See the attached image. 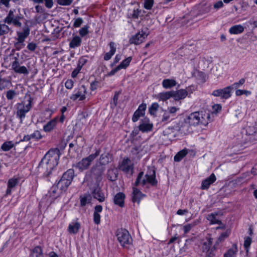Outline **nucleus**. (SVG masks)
I'll use <instances>...</instances> for the list:
<instances>
[{"label":"nucleus","instance_id":"obj_62","mask_svg":"<svg viewBox=\"0 0 257 257\" xmlns=\"http://www.w3.org/2000/svg\"><path fill=\"white\" fill-rule=\"evenodd\" d=\"M100 217L99 213H93V221L95 224L98 225L100 223Z\"/></svg>","mask_w":257,"mask_h":257},{"label":"nucleus","instance_id":"obj_60","mask_svg":"<svg viewBox=\"0 0 257 257\" xmlns=\"http://www.w3.org/2000/svg\"><path fill=\"white\" fill-rule=\"evenodd\" d=\"M108 46L110 48V51L109 52L114 55L116 50V44L114 42L111 41L108 44Z\"/></svg>","mask_w":257,"mask_h":257},{"label":"nucleus","instance_id":"obj_63","mask_svg":"<svg viewBox=\"0 0 257 257\" xmlns=\"http://www.w3.org/2000/svg\"><path fill=\"white\" fill-rule=\"evenodd\" d=\"M73 0H57V3L61 6H69L73 2Z\"/></svg>","mask_w":257,"mask_h":257},{"label":"nucleus","instance_id":"obj_20","mask_svg":"<svg viewBox=\"0 0 257 257\" xmlns=\"http://www.w3.org/2000/svg\"><path fill=\"white\" fill-rule=\"evenodd\" d=\"M142 151L141 145L134 144L130 152V157L133 161L140 160L142 157L140 153Z\"/></svg>","mask_w":257,"mask_h":257},{"label":"nucleus","instance_id":"obj_56","mask_svg":"<svg viewBox=\"0 0 257 257\" xmlns=\"http://www.w3.org/2000/svg\"><path fill=\"white\" fill-rule=\"evenodd\" d=\"M141 13V10L138 9H134L132 13L130 14V17L133 19H137Z\"/></svg>","mask_w":257,"mask_h":257},{"label":"nucleus","instance_id":"obj_13","mask_svg":"<svg viewBox=\"0 0 257 257\" xmlns=\"http://www.w3.org/2000/svg\"><path fill=\"white\" fill-rule=\"evenodd\" d=\"M232 86H229L223 89H218L214 90L211 95L215 97H220L221 99H227L231 97V90Z\"/></svg>","mask_w":257,"mask_h":257},{"label":"nucleus","instance_id":"obj_59","mask_svg":"<svg viewBox=\"0 0 257 257\" xmlns=\"http://www.w3.org/2000/svg\"><path fill=\"white\" fill-rule=\"evenodd\" d=\"M24 42V41L21 42L20 39H18V42L15 44V47L17 50L19 51L25 47V44Z\"/></svg>","mask_w":257,"mask_h":257},{"label":"nucleus","instance_id":"obj_64","mask_svg":"<svg viewBox=\"0 0 257 257\" xmlns=\"http://www.w3.org/2000/svg\"><path fill=\"white\" fill-rule=\"evenodd\" d=\"M178 108L174 106H172L168 108V110H166L172 116L174 117L175 115V113Z\"/></svg>","mask_w":257,"mask_h":257},{"label":"nucleus","instance_id":"obj_32","mask_svg":"<svg viewBox=\"0 0 257 257\" xmlns=\"http://www.w3.org/2000/svg\"><path fill=\"white\" fill-rule=\"evenodd\" d=\"M244 28L241 25H236L230 27L229 32L231 34H239L243 32Z\"/></svg>","mask_w":257,"mask_h":257},{"label":"nucleus","instance_id":"obj_18","mask_svg":"<svg viewBox=\"0 0 257 257\" xmlns=\"http://www.w3.org/2000/svg\"><path fill=\"white\" fill-rule=\"evenodd\" d=\"M147 104L146 103H142L141 104L138 109L135 111L132 116V121L134 122H137L140 117L144 116Z\"/></svg>","mask_w":257,"mask_h":257},{"label":"nucleus","instance_id":"obj_21","mask_svg":"<svg viewBox=\"0 0 257 257\" xmlns=\"http://www.w3.org/2000/svg\"><path fill=\"white\" fill-rule=\"evenodd\" d=\"M141 121L142 123L138 127L140 131L143 133H146L152 131L153 124L152 123H149L150 119L148 117H145L144 119H141Z\"/></svg>","mask_w":257,"mask_h":257},{"label":"nucleus","instance_id":"obj_46","mask_svg":"<svg viewBox=\"0 0 257 257\" xmlns=\"http://www.w3.org/2000/svg\"><path fill=\"white\" fill-rule=\"evenodd\" d=\"M14 147L12 141H7L3 143L1 146V149L4 151H9Z\"/></svg>","mask_w":257,"mask_h":257},{"label":"nucleus","instance_id":"obj_41","mask_svg":"<svg viewBox=\"0 0 257 257\" xmlns=\"http://www.w3.org/2000/svg\"><path fill=\"white\" fill-rule=\"evenodd\" d=\"M11 31V28L5 23L2 24L0 23V36L8 34Z\"/></svg>","mask_w":257,"mask_h":257},{"label":"nucleus","instance_id":"obj_49","mask_svg":"<svg viewBox=\"0 0 257 257\" xmlns=\"http://www.w3.org/2000/svg\"><path fill=\"white\" fill-rule=\"evenodd\" d=\"M18 93L14 90L10 89L6 92V98L8 100H12L17 96Z\"/></svg>","mask_w":257,"mask_h":257},{"label":"nucleus","instance_id":"obj_42","mask_svg":"<svg viewBox=\"0 0 257 257\" xmlns=\"http://www.w3.org/2000/svg\"><path fill=\"white\" fill-rule=\"evenodd\" d=\"M207 219L210 222L211 224H222L221 221L217 219L216 215L213 213L208 215Z\"/></svg>","mask_w":257,"mask_h":257},{"label":"nucleus","instance_id":"obj_48","mask_svg":"<svg viewBox=\"0 0 257 257\" xmlns=\"http://www.w3.org/2000/svg\"><path fill=\"white\" fill-rule=\"evenodd\" d=\"M252 242V239L250 237L245 236L244 237L243 246L246 253H248L250 244Z\"/></svg>","mask_w":257,"mask_h":257},{"label":"nucleus","instance_id":"obj_40","mask_svg":"<svg viewBox=\"0 0 257 257\" xmlns=\"http://www.w3.org/2000/svg\"><path fill=\"white\" fill-rule=\"evenodd\" d=\"M30 139L35 141H39L43 138L41 132L39 130H35L32 134L30 135Z\"/></svg>","mask_w":257,"mask_h":257},{"label":"nucleus","instance_id":"obj_54","mask_svg":"<svg viewBox=\"0 0 257 257\" xmlns=\"http://www.w3.org/2000/svg\"><path fill=\"white\" fill-rule=\"evenodd\" d=\"M154 3V0H145L144 2V8L148 10L152 9Z\"/></svg>","mask_w":257,"mask_h":257},{"label":"nucleus","instance_id":"obj_10","mask_svg":"<svg viewBox=\"0 0 257 257\" xmlns=\"http://www.w3.org/2000/svg\"><path fill=\"white\" fill-rule=\"evenodd\" d=\"M32 101L30 97L29 99V103L26 105L23 103H18L17 107L16 116L20 120V122L23 123V119L26 117V114L31 109L32 107Z\"/></svg>","mask_w":257,"mask_h":257},{"label":"nucleus","instance_id":"obj_5","mask_svg":"<svg viewBox=\"0 0 257 257\" xmlns=\"http://www.w3.org/2000/svg\"><path fill=\"white\" fill-rule=\"evenodd\" d=\"M105 169L106 168L103 163L97 162L91 168L89 171L87 172L86 176L89 175L96 181H99L102 179Z\"/></svg>","mask_w":257,"mask_h":257},{"label":"nucleus","instance_id":"obj_16","mask_svg":"<svg viewBox=\"0 0 257 257\" xmlns=\"http://www.w3.org/2000/svg\"><path fill=\"white\" fill-rule=\"evenodd\" d=\"M148 35V34L143 31H142L141 32H139L130 38L129 43L131 44L139 45L144 41Z\"/></svg>","mask_w":257,"mask_h":257},{"label":"nucleus","instance_id":"obj_57","mask_svg":"<svg viewBox=\"0 0 257 257\" xmlns=\"http://www.w3.org/2000/svg\"><path fill=\"white\" fill-rule=\"evenodd\" d=\"M83 20L82 19V18L79 17V18H77L76 19H74V23H73V27L74 28H79L80 27L81 25L83 24Z\"/></svg>","mask_w":257,"mask_h":257},{"label":"nucleus","instance_id":"obj_8","mask_svg":"<svg viewBox=\"0 0 257 257\" xmlns=\"http://www.w3.org/2000/svg\"><path fill=\"white\" fill-rule=\"evenodd\" d=\"M194 124H202L206 126L208 123L213 120L210 114L204 110L194 112Z\"/></svg>","mask_w":257,"mask_h":257},{"label":"nucleus","instance_id":"obj_51","mask_svg":"<svg viewBox=\"0 0 257 257\" xmlns=\"http://www.w3.org/2000/svg\"><path fill=\"white\" fill-rule=\"evenodd\" d=\"M178 126H171L165 128L163 132V134L164 136H168L172 133H174L177 130Z\"/></svg>","mask_w":257,"mask_h":257},{"label":"nucleus","instance_id":"obj_3","mask_svg":"<svg viewBox=\"0 0 257 257\" xmlns=\"http://www.w3.org/2000/svg\"><path fill=\"white\" fill-rule=\"evenodd\" d=\"M188 92L185 89H180L177 91H169L159 93L157 98L159 100L166 101L170 98H173L174 100L178 101L184 99L187 95Z\"/></svg>","mask_w":257,"mask_h":257},{"label":"nucleus","instance_id":"obj_35","mask_svg":"<svg viewBox=\"0 0 257 257\" xmlns=\"http://www.w3.org/2000/svg\"><path fill=\"white\" fill-rule=\"evenodd\" d=\"M20 180L21 178L20 177L15 176L14 177L8 180L7 186H9V188H13L18 185Z\"/></svg>","mask_w":257,"mask_h":257},{"label":"nucleus","instance_id":"obj_9","mask_svg":"<svg viewBox=\"0 0 257 257\" xmlns=\"http://www.w3.org/2000/svg\"><path fill=\"white\" fill-rule=\"evenodd\" d=\"M212 238H207L205 240L200 242L199 247L203 252L206 253V257H213L215 254L213 253L216 250L215 245L211 247L212 244Z\"/></svg>","mask_w":257,"mask_h":257},{"label":"nucleus","instance_id":"obj_22","mask_svg":"<svg viewBox=\"0 0 257 257\" xmlns=\"http://www.w3.org/2000/svg\"><path fill=\"white\" fill-rule=\"evenodd\" d=\"M125 199V195L123 192H118L113 197V200L115 205L120 208L124 207V200Z\"/></svg>","mask_w":257,"mask_h":257},{"label":"nucleus","instance_id":"obj_7","mask_svg":"<svg viewBox=\"0 0 257 257\" xmlns=\"http://www.w3.org/2000/svg\"><path fill=\"white\" fill-rule=\"evenodd\" d=\"M116 236L117 240L120 245L123 247H127V246L132 243L133 239L129 232L125 229L119 228L116 230Z\"/></svg>","mask_w":257,"mask_h":257},{"label":"nucleus","instance_id":"obj_55","mask_svg":"<svg viewBox=\"0 0 257 257\" xmlns=\"http://www.w3.org/2000/svg\"><path fill=\"white\" fill-rule=\"evenodd\" d=\"M230 234V231L226 230L225 232H222L218 238V241L216 242V244H218L219 242H221L224 240L225 238H227Z\"/></svg>","mask_w":257,"mask_h":257},{"label":"nucleus","instance_id":"obj_19","mask_svg":"<svg viewBox=\"0 0 257 257\" xmlns=\"http://www.w3.org/2000/svg\"><path fill=\"white\" fill-rule=\"evenodd\" d=\"M58 119L59 116H57L48 121L45 125H43V131L47 133L52 132L54 129H55L56 125L59 121Z\"/></svg>","mask_w":257,"mask_h":257},{"label":"nucleus","instance_id":"obj_14","mask_svg":"<svg viewBox=\"0 0 257 257\" xmlns=\"http://www.w3.org/2000/svg\"><path fill=\"white\" fill-rule=\"evenodd\" d=\"M91 193L95 199H97L99 202H102L105 201V197L104 193L102 192L98 184H95L94 186L90 188Z\"/></svg>","mask_w":257,"mask_h":257},{"label":"nucleus","instance_id":"obj_11","mask_svg":"<svg viewBox=\"0 0 257 257\" xmlns=\"http://www.w3.org/2000/svg\"><path fill=\"white\" fill-rule=\"evenodd\" d=\"M193 151L192 150H189L186 148H185L179 152H178L174 156V160L175 162H180L184 158V162L186 164H190L188 163V160L189 161L191 160L192 158L193 157L191 155V154H190V152H192Z\"/></svg>","mask_w":257,"mask_h":257},{"label":"nucleus","instance_id":"obj_17","mask_svg":"<svg viewBox=\"0 0 257 257\" xmlns=\"http://www.w3.org/2000/svg\"><path fill=\"white\" fill-rule=\"evenodd\" d=\"M12 68L16 73L28 75L29 72L27 68L24 66H20L19 60L17 57H15V61L12 64Z\"/></svg>","mask_w":257,"mask_h":257},{"label":"nucleus","instance_id":"obj_50","mask_svg":"<svg viewBox=\"0 0 257 257\" xmlns=\"http://www.w3.org/2000/svg\"><path fill=\"white\" fill-rule=\"evenodd\" d=\"M109 153L101 154L99 158V162L103 163L104 164V166H105V165L108 164L109 162Z\"/></svg>","mask_w":257,"mask_h":257},{"label":"nucleus","instance_id":"obj_44","mask_svg":"<svg viewBox=\"0 0 257 257\" xmlns=\"http://www.w3.org/2000/svg\"><path fill=\"white\" fill-rule=\"evenodd\" d=\"M121 93V90L115 91L114 95L112 98V100L110 102V105L111 107H115L116 106L118 103V99L119 95Z\"/></svg>","mask_w":257,"mask_h":257},{"label":"nucleus","instance_id":"obj_28","mask_svg":"<svg viewBox=\"0 0 257 257\" xmlns=\"http://www.w3.org/2000/svg\"><path fill=\"white\" fill-rule=\"evenodd\" d=\"M238 252L236 243H233L232 247L228 249L223 254V257H236Z\"/></svg>","mask_w":257,"mask_h":257},{"label":"nucleus","instance_id":"obj_43","mask_svg":"<svg viewBox=\"0 0 257 257\" xmlns=\"http://www.w3.org/2000/svg\"><path fill=\"white\" fill-rule=\"evenodd\" d=\"M43 248L37 245L34 248L31 250V252L36 253V257H42L43 255Z\"/></svg>","mask_w":257,"mask_h":257},{"label":"nucleus","instance_id":"obj_4","mask_svg":"<svg viewBox=\"0 0 257 257\" xmlns=\"http://www.w3.org/2000/svg\"><path fill=\"white\" fill-rule=\"evenodd\" d=\"M100 152V149H96L94 153L83 158L76 164L73 165V167L78 169L80 172L87 170L93 161L99 155Z\"/></svg>","mask_w":257,"mask_h":257},{"label":"nucleus","instance_id":"obj_31","mask_svg":"<svg viewBox=\"0 0 257 257\" xmlns=\"http://www.w3.org/2000/svg\"><path fill=\"white\" fill-rule=\"evenodd\" d=\"M30 31L29 26L28 25L25 26L23 28L22 32H17L18 39H20L21 42L25 41V39L29 35Z\"/></svg>","mask_w":257,"mask_h":257},{"label":"nucleus","instance_id":"obj_27","mask_svg":"<svg viewBox=\"0 0 257 257\" xmlns=\"http://www.w3.org/2000/svg\"><path fill=\"white\" fill-rule=\"evenodd\" d=\"M118 172L117 169L115 168H110L107 170V178L111 181H115L118 178Z\"/></svg>","mask_w":257,"mask_h":257},{"label":"nucleus","instance_id":"obj_61","mask_svg":"<svg viewBox=\"0 0 257 257\" xmlns=\"http://www.w3.org/2000/svg\"><path fill=\"white\" fill-rule=\"evenodd\" d=\"M67 110V107L66 106H63L60 110V111L62 113L61 116L59 117V122L61 123H63L64 120H65V115L64 114V112Z\"/></svg>","mask_w":257,"mask_h":257},{"label":"nucleus","instance_id":"obj_2","mask_svg":"<svg viewBox=\"0 0 257 257\" xmlns=\"http://www.w3.org/2000/svg\"><path fill=\"white\" fill-rule=\"evenodd\" d=\"M74 176L75 172L73 169H69L65 172L60 180L56 182L58 189L65 193L71 184Z\"/></svg>","mask_w":257,"mask_h":257},{"label":"nucleus","instance_id":"obj_45","mask_svg":"<svg viewBox=\"0 0 257 257\" xmlns=\"http://www.w3.org/2000/svg\"><path fill=\"white\" fill-rule=\"evenodd\" d=\"M132 60V57H128L123 60L118 65V66L121 69H126L129 65Z\"/></svg>","mask_w":257,"mask_h":257},{"label":"nucleus","instance_id":"obj_47","mask_svg":"<svg viewBox=\"0 0 257 257\" xmlns=\"http://www.w3.org/2000/svg\"><path fill=\"white\" fill-rule=\"evenodd\" d=\"M196 77L199 83H204L206 81V76L205 73L197 71Z\"/></svg>","mask_w":257,"mask_h":257},{"label":"nucleus","instance_id":"obj_53","mask_svg":"<svg viewBox=\"0 0 257 257\" xmlns=\"http://www.w3.org/2000/svg\"><path fill=\"white\" fill-rule=\"evenodd\" d=\"M222 109V106L220 104H214L212 106V114H217L220 112Z\"/></svg>","mask_w":257,"mask_h":257},{"label":"nucleus","instance_id":"obj_12","mask_svg":"<svg viewBox=\"0 0 257 257\" xmlns=\"http://www.w3.org/2000/svg\"><path fill=\"white\" fill-rule=\"evenodd\" d=\"M87 93V88L84 85H82L74 91V93L70 97V99L75 101L78 99L79 101H83L86 98Z\"/></svg>","mask_w":257,"mask_h":257},{"label":"nucleus","instance_id":"obj_33","mask_svg":"<svg viewBox=\"0 0 257 257\" xmlns=\"http://www.w3.org/2000/svg\"><path fill=\"white\" fill-rule=\"evenodd\" d=\"M162 86L165 89H170L177 84L175 80L172 79H165L162 83Z\"/></svg>","mask_w":257,"mask_h":257},{"label":"nucleus","instance_id":"obj_26","mask_svg":"<svg viewBox=\"0 0 257 257\" xmlns=\"http://www.w3.org/2000/svg\"><path fill=\"white\" fill-rule=\"evenodd\" d=\"M82 40L78 35L73 34V37L69 43V48L75 49L81 46Z\"/></svg>","mask_w":257,"mask_h":257},{"label":"nucleus","instance_id":"obj_52","mask_svg":"<svg viewBox=\"0 0 257 257\" xmlns=\"http://www.w3.org/2000/svg\"><path fill=\"white\" fill-rule=\"evenodd\" d=\"M147 179L148 183L151 186L156 187L158 185V181L156 176L145 177Z\"/></svg>","mask_w":257,"mask_h":257},{"label":"nucleus","instance_id":"obj_6","mask_svg":"<svg viewBox=\"0 0 257 257\" xmlns=\"http://www.w3.org/2000/svg\"><path fill=\"white\" fill-rule=\"evenodd\" d=\"M15 13H16V9H11L3 21L5 24H13L15 27H21L22 24L20 20L23 19V16L19 11V14L15 15Z\"/></svg>","mask_w":257,"mask_h":257},{"label":"nucleus","instance_id":"obj_24","mask_svg":"<svg viewBox=\"0 0 257 257\" xmlns=\"http://www.w3.org/2000/svg\"><path fill=\"white\" fill-rule=\"evenodd\" d=\"M216 180V178L214 173H212L208 177L202 181L201 188L202 190L208 189L210 185Z\"/></svg>","mask_w":257,"mask_h":257},{"label":"nucleus","instance_id":"obj_23","mask_svg":"<svg viewBox=\"0 0 257 257\" xmlns=\"http://www.w3.org/2000/svg\"><path fill=\"white\" fill-rule=\"evenodd\" d=\"M64 193V192H62L60 189H58L57 185L55 184L50 189L47 196L50 198L51 200H55Z\"/></svg>","mask_w":257,"mask_h":257},{"label":"nucleus","instance_id":"obj_38","mask_svg":"<svg viewBox=\"0 0 257 257\" xmlns=\"http://www.w3.org/2000/svg\"><path fill=\"white\" fill-rule=\"evenodd\" d=\"M11 84V80L6 78H0V90H3L8 88L10 84Z\"/></svg>","mask_w":257,"mask_h":257},{"label":"nucleus","instance_id":"obj_34","mask_svg":"<svg viewBox=\"0 0 257 257\" xmlns=\"http://www.w3.org/2000/svg\"><path fill=\"white\" fill-rule=\"evenodd\" d=\"M143 175H144V172L143 171L139 172V173L138 174V175L137 176V178L136 179V180L135 182V184H134L135 186H138L141 183L142 185L143 186H144L146 184V183H148L147 178L143 179L141 181V179H142Z\"/></svg>","mask_w":257,"mask_h":257},{"label":"nucleus","instance_id":"obj_25","mask_svg":"<svg viewBox=\"0 0 257 257\" xmlns=\"http://www.w3.org/2000/svg\"><path fill=\"white\" fill-rule=\"evenodd\" d=\"M133 195H132V202L135 203L137 202L138 204L140 203L141 200L144 197L146 196V195L143 194L139 189L136 187L133 188Z\"/></svg>","mask_w":257,"mask_h":257},{"label":"nucleus","instance_id":"obj_36","mask_svg":"<svg viewBox=\"0 0 257 257\" xmlns=\"http://www.w3.org/2000/svg\"><path fill=\"white\" fill-rule=\"evenodd\" d=\"M159 108V104L157 102H154L149 107V113L152 116H156Z\"/></svg>","mask_w":257,"mask_h":257},{"label":"nucleus","instance_id":"obj_37","mask_svg":"<svg viewBox=\"0 0 257 257\" xmlns=\"http://www.w3.org/2000/svg\"><path fill=\"white\" fill-rule=\"evenodd\" d=\"M171 117L172 116L165 110L164 111V113L161 117L160 122L166 124L170 122L173 119L171 118Z\"/></svg>","mask_w":257,"mask_h":257},{"label":"nucleus","instance_id":"obj_1","mask_svg":"<svg viewBox=\"0 0 257 257\" xmlns=\"http://www.w3.org/2000/svg\"><path fill=\"white\" fill-rule=\"evenodd\" d=\"M61 155L59 149H50L42 158L37 168V173L42 179L50 181L58 164Z\"/></svg>","mask_w":257,"mask_h":257},{"label":"nucleus","instance_id":"obj_30","mask_svg":"<svg viewBox=\"0 0 257 257\" xmlns=\"http://www.w3.org/2000/svg\"><path fill=\"white\" fill-rule=\"evenodd\" d=\"M81 224L78 222H72L69 224L68 227V231L71 234L77 233L80 228Z\"/></svg>","mask_w":257,"mask_h":257},{"label":"nucleus","instance_id":"obj_15","mask_svg":"<svg viewBox=\"0 0 257 257\" xmlns=\"http://www.w3.org/2000/svg\"><path fill=\"white\" fill-rule=\"evenodd\" d=\"M131 162V160L127 157L124 158L120 164H119L118 168L125 173H128L131 172V175L133 173L134 164H129Z\"/></svg>","mask_w":257,"mask_h":257},{"label":"nucleus","instance_id":"obj_39","mask_svg":"<svg viewBox=\"0 0 257 257\" xmlns=\"http://www.w3.org/2000/svg\"><path fill=\"white\" fill-rule=\"evenodd\" d=\"M89 26L88 25H84L83 27L79 30V36L82 39L85 37L89 33Z\"/></svg>","mask_w":257,"mask_h":257},{"label":"nucleus","instance_id":"obj_29","mask_svg":"<svg viewBox=\"0 0 257 257\" xmlns=\"http://www.w3.org/2000/svg\"><path fill=\"white\" fill-rule=\"evenodd\" d=\"M92 200V196L89 193H85L80 196V204L81 207H84L90 204Z\"/></svg>","mask_w":257,"mask_h":257},{"label":"nucleus","instance_id":"obj_58","mask_svg":"<svg viewBox=\"0 0 257 257\" xmlns=\"http://www.w3.org/2000/svg\"><path fill=\"white\" fill-rule=\"evenodd\" d=\"M156 176V170L154 167H149L145 177Z\"/></svg>","mask_w":257,"mask_h":257}]
</instances>
